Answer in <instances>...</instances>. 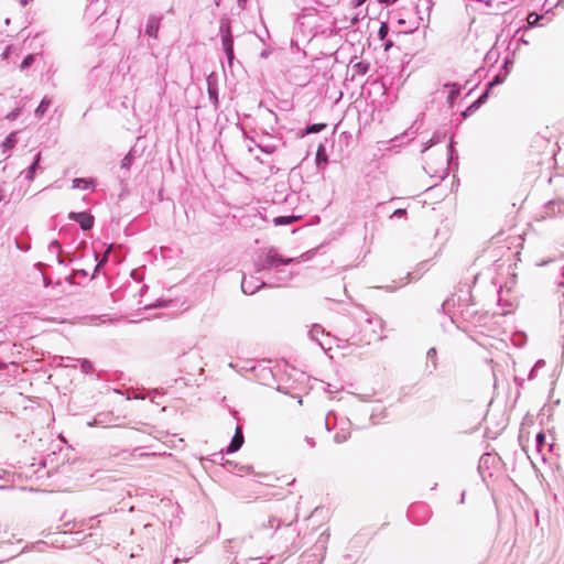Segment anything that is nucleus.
Instances as JSON below:
<instances>
[{
  "mask_svg": "<svg viewBox=\"0 0 564 564\" xmlns=\"http://www.w3.org/2000/svg\"><path fill=\"white\" fill-rule=\"evenodd\" d=\"M68 218L76 221L83 230L91 229L95 221L94 216L87 212H70Z\"/></svg>",
  "mask_w": 564,
  "mask_h": 564,
  "instance_id": "7",
  "label": "nucleus"
},
{
  "mask_svg": "<svg viewBox=\"0 0 564 564\" xmlns=\"http://www.w3.org/2000/svg\"><path fill=\"white\" fill-rule=\"evenodd\" d=\"M350 437V432L348 429H341L337 431L334 435V441L337 444L345 443Z\"/></svg>",
  "mask_w": 564,
  "mask_h": 564,
  "instance_id": "25",
  "label": "nucleus"
},
{
  "mask_svg": "<svg viewBox=\"0 0 564 564\" xmlns=\"http://www.w3.org/2000/svg\"><path fill=\"white\" fill-rule=\"evenodd\" d=\"M489 94L488 90H485L478 98L475 100L463 113L462 116L466 118L470 112L477 110L482 104L488 99Z\"/></svg>",
  "mask_w": 564,
  "mask_h": 564,
  "instance_id": "13",
  "label": "nucleus"
},
{
  "mask_svg": "<svg viewBox=\"0 0 564 564\" xmlns=\"http://www.w3.org/2000/svg\"><path fill=\"white\" fill-rule=\"evenodd\" d=\"M495 460V457L489 454V453H485L484 455H481L480 459H479V465H478V470L479 473L482 474V470L485 468H489V465Z\"/></svg>",
  "mask_w": 564,
  "mask_h": 564,
  "instance_id": "21",
  "label": "nucleus"
},
{
  "mask_svg": "<svg viewBox=\"0 0 564 564\" xmlns=\"http://www.w3.org/2000/svg\"><path fill=\"white\" fill-rule=\"evenodd\" d=\"M544 365H545V361H544V360H542V359H540V360H538V361L535 362L534 368L538 370L539 368L544 367Z\"/></svg>",
  "mask_w": 564,
  "mask_h": 564,
  "instance_id": "55",
  "label": "nucleus"
},
{
  "mask_svg": "<svg viewBox=\"0 0 564 564\" xmlns=\"http://www.w3.org/2000/svg\"><path fill=\"white\" fill-rule=\"evenodd\" d=\"M426 359H427V361H426L425 370L427 371L429 375H432L438 367L436 348L432 347L427 350Z\"/></svg>",
  "mask_w": 564,
  "mask_h": 564,
  "instance_id": "9",
  "label": "nucleus"
},
{
  "mask_svg": "<svg viewBox=\"0 0 564 564\" xmlns=\"http://www.w3.org/2000/svg\"><path fill=\"white\" fill-rule=\"evenodd\" d=\"M489 94L488 90H485L478 98L475 100L463 113L462 116L466 118L470 112L477 110L482 104L488 99Z\"/></svg>",
  "mask_w": 564,
  "mask_h": 564,
  "instance_id": "15",
  "label": "nucleus"
},
{
  "mask_svg": "<svg viewBox=\"0 0 564 564\" xmlns=\"http://www.w3.org/2000/svg\"><path fill=\"white\" fill-rule=\"evenodd\" d=\"M161 21H162V17L151 14L148 18L144 33L150 37L156 39L158 34H159L160 26H161Z\"/></svg>",
  "mask_w": 564,
  "mask_h": 564,
  "instance_id": "8",
  "label": "nucleus"
},
{
  "mask_svg": "<svg viewBox=\"0 0 564 564\" xmlns=\"http://www.w3.org/2000/svg\"><path fill=\"white\" fill-rule=\"evenodd\" d=\"M507 78V73L505 74H497L488 84H487V87H486V90H488V93L490 91V89L497 85H500L502 84Z\"/></svg>",
  "mask_w": 564,
  "mask_h": 564,
  "instance_id": "26",
  "label": "nucleus"
},
{
  "mask_svg": "<svg viewBox=\"0 0 564 564\" xmlns=\"http://www.w3.org/2000/svg\"><path fill=\"white\" fill-rule=\"evenodd\" d=\"M282 522L280 519L275 517H271L268 519V522L263 524V528H270V529H279L281 527Z\"/></svg>",
  "mask_w": 564,
  "mask_h": 564,
  "instance_id": "33",
  "label": "nucleus"
},
{
  "mask_svg": "<svg viewBox=\"0 0 564 564\" xmlns=\"http://www.w3.org/2000/svg\"><path fill=\"white\" fill-rule=\"evenodd\" d=\"M268 286V280H263L261 276L254 274L243 275L241 281V291L245 294H254L261 288Z\"/></svg>",
  "mask_w": 564,
  "mask_h": 564,
  "instance_id": "4",
  "label": "nucleus"
},
{
  "mask_svg": "<svg viewBox=\"0 0 564 564\" xmlns=\"http://www.w3.org/2000/svg\"><path fill=\"white\" fill-rule=\"evenodd\" d=\"M489 94L488 90H485L478 98L475 100L463 113L462 116L466 118L470 112L477 110L482 104L488 99Z\"/></svg>",
  "mask_w": 564,
  "mask_h": 564,
  "instance_id": "16",
  "label": "nucleus"
},
{
  "mask_svg": "<svg viewBox=\"0 0 564 564\" xmlns=\"http://www.w3.org/2000/svg\"><path fill=\"white\" fill-rule=\"evenodd\" d=\"M326 546L314 545L313 549L305 551L300 558V564H322L325 555Z\"/></svg>",
  "mask_w": 564,
  "mask_h": 564,
  "instance_id": "5",
  "label": "nucleus"
},
{
  "mask_svg": "<svg viewBox=\"0 0 564 564\" xmlns=\"http://www.w3.org/2000/svg\"><path fill=\"white\" fill-rule=\"evenodd\" d=\"M316 162H317V165H319L321 162H324V163L327 162V155L325 152V148L322 144L318 147L317 152H316Z\"/></svg>",
  "mask_w": 564,
  "mask_h": 564,
  "instance_id": "34",
  "label": "nucleus"
},
{
  "mask_svg": "<svg viewBox=\"0 0 564 564\" xmlns=\"http://www.w3.org/2000/svg\"><path fill=\"white\" fill-rule=\"evenodd\" d=\"M454 140L451 138L449 144L447 147V153H448V165L453 163L454 160H457V154L454 148Z\"/></svg>",
  "mask_w": 564,
  "mask_h": 564,
  "instance_id": "32",
  "label": "nucleus"
},
{
  "mask_svg": "<svg viewBox=\"0 0 564 564\" xmlns=\"http://www.w3.org/2000/svg\"><path fill=\"white\" fill-rule=\"evenodd\" d=\"M451 302H454V300H446L444 303H443V307L445 308L446 306H448L451 304Z\"/></svg>",
  "mask_w": 564,
  "mask_h": 564,
  "instance_id": "62",
  "label": "nucleus"
},
{
  "mask_svg": "<svg viewBox=\"0 0 564 564\" xmlns=\"http://www.w3.org/2000/svg\"><path fill=\"white\" fill-rule=\"evenodd\" d=\"M256 147L259 148L263 153H267V154H272L276 151L275 144L256 143Z\"/></svg>",
  "mask_w": 564,
  "mask_h": 564,
  "instance_id": "35",
  "label": "nucleus"
},
{
  "mask_svg": "<svg viewBox=\"0 0 564 564\" xmlns=\"http://www.w3.org/2000/svg\"><path fill=\"white\" fill-rule=\"evenodd\" d=\"M52 104V100L48 98V97H44L40 105L36 107L34 113L36 117L41 118L42 116H44V113L47 111V109L50 108Z\"/></svg>",
  "mask_w": 564,
  "mask_h": 564,
  "instance_id": "20",
  "label": "nucleus"
},
{
  "mask_svg": "<svg viewBox=\"0 0 564 564\" xmlns=\"http://www.w3.org/2000/svg\"><path fill=\"white\" fill-rule=\"evenodd\" d=\"M550 202L545 205V214L550 217L562 215L563 213L557 212V206H554V208H549Z\"/></svg>",
  "mask_w": 564,
  "mask_h": 564,
  "instance_id": "40",
  "label": "nucleus"
},
{
  "mask_svg": "<svg viewBox=\"0 0 564 564\" xmlns=\"http://www.w3.org/2000/svg\"><path fill=\"white\" fill-rule=\"evenodd\" d=\"M34 61L35 56L33 54L26 55L20 65L21 70L28 69L34 63Z\"/></svg>",
  "mask_w": 564,
  "mask_h": 564,
  "instance_id": "36",
  "label": "nucleus"
},
{
  "mask_svg": "<svg viewBox=\"0 0 564 564\" xmlns=\"http://www.w3.org/2000/svg\"><path fill=\"white\" fill-rule=\"evenodd\" d=\"M535 441H536V444L538 446H540L541 444H543L545 442V436L543 433H538L536 434V437H535Z\"/></svg>",
  "mask_w": 564,
  "mask_h": 564,
  "instance_id": "50",
  "label": "nucleus"
},
{
  "mask_svg": "<svg viewBox=\"0 0 564 564\" xmlns=\"http://www.w3.org/2000/svg\"><path fill=\"white\" fill-rule=\"evenodd\" d=\"M367 322H368L369 324H375L376 326H378V327L382 328V319H381L380 317H377V316H375V317H369V318L367 319Z\"/></svg>",
  "mask_w": 564,
  "mask_h": 564,
  "instance_id": "45",
  "label": "nucleus"
},
{
  "mask_svg": "<svg viewBox=\"0 0 564 564\" xmlns=\"http://www.w3.org/2000/svg\"><path fill=\"white\" fill-rule=\"evenodd\" d=\"M291 262H293L292 258H282L275 250H270L263 258L256 262V273L274 271V274L268 279V286L281 288L286 285L295 274L283 268Z\"/></svg>",
  "mask_w": 564,
  "mask_h": 564,
  "instance_id": "1",
  "label": "nucleus"
},
{
  "mask_svg": "<svg viewBox=\"0 0 564 564\" xmlns=\"http://www.w3.org/2000/svg\"><path fill=\"white\" fill-rule=\"evenodd\" d=\"M389 33V28L387 25V23H382L379 28V31H378V35L381 40H384L386 36L388 35Z\"/></svg>",
  "mask_w": 564,
  "mask_h": 564,
  "instance_id": "38",
  "label": "nucleus"
},
{
  "mask_svg": "<svg viewBox=\"0 0 564 564\" xmlns=\"http://www.w3.org/2000/svg\"><path fill=\"white\" fill-rule=\"evenodd\" d=\"M110 248L111 247H109L107 249V251L105 252V254L100 259H99V254L97 252L94 253L95 259L98 261L96 267H95L94 273L98 272V270L108 261V254L110 252Z\"/></svg>",
  "mask_w": 564,
  "mask_h": 564,
  "instance_id": "28",
  "label": "nucleus"
},
{
  "mask_svg": "<svg viewBox=\"0 0 564 564\" xmlns=\"http://www.w3.org/2000/svg\"><path fill=\"white\" fill-rule=\"evenodd\" d=\"M391 45H392V43H391L390 41H388V42H386V44H384V48H386V50H389Z\"/></svg>",
  "mask_w": 564,
  "mask_h": 564,
  "instance_id": "63",
  "label": "nucleus"
},
{
  "mask_svg": "<svg viewBox=\"0 0 564 564\" xmlns=\"http://www.w3.org/2000/svg\"><path fill=\"white\" fill-rule=\"evenodd\" d=\"M475 313L470 307H466V310L460 311V315L465 321H469V317Z\"/></svg>",
  "mask_w": 564,
  "mask_h": 564,
  "instance_id": "42",
  "label": "nucleus"
},
{
  "mask_svg": "<svg viewBox=\"0 0 564 564\" xmlns=\"http://www.w3.org/2000/svg\"><path fill=\"white\" fill-rule=\"evenodd\" d=\"M245 4H246V0H238V6H239L240 8H242V9H243V8H245Z\"/></svg>",
  "mask_w": 564,
  "mask_h": 564,
  "instance_id": "61",
  "label": "nucleus"
},
{
  "mask_svg": "<svg viewBox=\"0 0 564 564\" xmlns=\"http://www.w3.org/2000/svg\"><path fill=\"white\" fill-rule=\"evenodd\" d=\"M182 562H183V561H182V560H180L178 557H176V558H174V560H173V564H180V563H182Z\"/></svg>",
  "mask_w": 564,
  "mask_h": 564,
  "instance_id": "64",
  "label": "nucleus"
},
{
  "mask_svg": "<svg viewBox=\"0 0 564 564\" xmlns=\"http://www.w3.org/2000/svg\"><path fill=\"white\" fill-rule=\"evenodd\" d=\"M219 35L221 37V45L226 54L227 62L229 66H231L235 58L234 36L231 33V23L227 17H223L219 21Z\"/></svg>",
  "mask_w": 564,
  "mask_h": 564,
  "instance_id": "2",
  "label": "nucleus"
},
{
  "mask_svg": "<svg viewBox=\"0 0 564 564\" xmlns=\"http://www.w3.org/2000/svg\"><path fill=\"white\" fill-rule=\"evenodd\" d=\"M61 248L62 246L57 240H53L48 246L50 251H58Z\"/></svg>",
  "mask_w": 564,
  "mask_h": 564,
  "instance_id": "46",
  "label": "nucleus"
},
{
  "mask_svg": "<svg viewBox=\"0 0 564 564\" xmlns=\"http://www.w3.org/2000/svg\"><path fill=\"white\" fill-rule=\"evenodd\" d=\"M305 442L311 448H314L316 445L315 440L311 436H305Z\"/></svg>",
  "mask_w": 564,
  "mask_h": 564,
  "instance_id": "52",
  "label": "nucleus"
},
{
  "mask_svg": "<svg viewBox=\"0 0 564 564\" xmlns=\"http://www.w3.org/2000/svg\"><path fill=\"white\" fill-rule=\"evenodd\" d=\"M536 371V369L533 367L530 371V375H529V379H533L534 378V372Z\"/></svg>",
  "mask_w": 564,
  "mask_h": 564,
  "instance_id": "59",
  "label": "nucleus"
},
{
  "mask_svg": "<svg viewBox=\"0 0 564 564\" xmlns=\"http://www.w3.org/2000/svg\"><path fill=\"white\" fill-rule=\"evenodd\" d=\"M330 415H333L332 412H329L326 416H325V429L329 432L332 430L330 427V424H329V417Z\"/></svg>",
  "mask_w": 564,
  "mask_h": 564,
  "instance_id": "54",
  "label": "nucleus"
},
{
  "mask_svg": "<svg viewBox=\"0 0 564 564\" xmlns=\"http://www.w3.org/2000/svg\"><path fill=\"white\" fill-rule=\"evenodd\" d=\"M415 509H426V507H425V506H423V505H420V506L413 507V508L411 509V511H410V512H411V516L413 514V512H414V510H415Z\"/></svg>",
  "mask_w": 564,
  "mask_h": 564,
  "instance_id": "58",
  "label": "nucleus"
},
{
  "mask_svg": "<svg viewBox=\"0 0 564 564\" xmlns=\"http://www.w3.org/2000/svg\"><path fill=\"white\" fill-rule=\"evenodd\" d=\"M14 245L21 251H29L31 248L30 243H21L18 239L14 240Z\"/></svg>",
  "mask_w": 564,
  "mask_h": 564,
  "instance_id": "41",
  "label": "nucleus"
},
{
  "mask_svg": "<svg viewBox=\"0 0 564 564\" xmlns=\"http://www.w3.org/2000/svg\"><path fill=\"white\" fill-rule=\"evenodd\" d=\"M326 128V124L325 123H313V124H308L306 128H305V131L303 133V135L305 134H312V133H318L321 132L322 130H324Z\"/></svg>",
  "mask_w": 564,
  "mask_h": 564,
  "instance_id": "27",
  "label": "nucleus"
},
{
  "mask_svg": "<svg viewBox=\"0 0 564 564\" xmlns=\"http://www.w3.org/2000/svg\"><path fill=\"white\" fill-rule=\"evenodd\" d=\"M46 546H47L46 542H44V541H39V542H36V543L33 545V549H34L35 551H39V552H44V551H45V549H46Z\"/></svg>",
  "mask_w": 564,
  "mask_h": 564,
  "instance_id": "44",
  "label": "nucleus"
},
{
  "mask_svg": "<svg viewBox=\"0 0 564 564\" xmlns=\"http://www.w3.org/2000/svg\"><path fill=\"white\" fill-rule=\"evenodd\" d=\"M11 50H12V46L11 45H8L4 51L2 52L1 56L3 59H7L9 58L10 54H11Z\"/></svg>",
  "mask_w": 564,
  "mask_h": 564,
  "instance_id": "49",
  "label": "nucleus"
},
{
  "mask_svg": "<svg viewBox=\"0 0 564 564\" xmlns=\"http://www.w3.org/2000/svg\"><path fill=\"white\" fill-rule=\"evenodd\" d=\"M78 361L84 373L89 375L94 372V366L88 359H78Z\"/></svg>",
  "mask_w": 564,
  "mask_h": 564,
  "instance_id": "30",
  "label": "nucleus"
},
{
  "mask_svg": "<svg viewBox=\"0 0 564 564\" xmlns=\"http://www.w3.org/2000/svg\"><path fill=\"white\" fill-rule=\"evenodd\" d=\"M21 113V108H15L13 109L12 111H10L7 116H6V119L9 120V121H13L15 120Z\"/></svg>",
  "mask_w": 564,
  "mask_h": 564,
  "instance_id": "39",
  "label": "nucleus"
},
{
  "mask_svg": "<svg viewBox=\"0 0 564 564\" xmlns=\"http://www.w3.org/2000/svg\"><path fill=\"white\" fill-rule=\"evenodd\" d=\"M554 206H557V212L558 213H564V199L551 200L549 208H554Z\"/></svg>",
  "mask_w": 564,
  "mask_h": 564,
  "instance_id": "37",
  "label": "nucleus"
},
{
  "mask_svg": "<svg viewBox=\"0 0 564 564\" xmlns=\"http://www.w3.org/2000/svg\"><path fill=\"white\" fill-rule=\"evenodd\" d=\"M308 335L324 351L330 350L332 344L336 340V338L319 324H314Z\"/></svg>",
  "mask_w": 564,
  "mask_h": 564,
  "instance_id": "3",
  "label": "nucleus"
},
{
  "mask_svg": "<svg viewBox=\"0 0 564 564\" xmlns=\"http://www.w3.org/2000/svg\"><path fill=\"white\" fill-rule=\"evenodd\" d=\"M398 23L400 25H402V29L400 30V32H403V33H412L419 28V22H416V21H412L409 24H406V21L404 19H399Z\"/></svg>",
  "mask_w": 564,
  "mask_h": 564,
  "instance_id": "22",
  "label": "nucleus"
},
{
  "mask_svg": "<svg viewBox=\"0 0 564 564\" xmlns=\"http://www.w3.org/2000/svg\"><path fill=\"white\" fill-rule=\"evenodd\" d=\"M509 64H510V61L508 58H506L503 62L502 68L506 69L507 74L509 73V69H508Z\"/></svg>",
  "mask_w": 564,
  "mask_h": 564,
  "instance_id": "57",
  "label": "nucleus"
},
{
  "mask_svg": "<svg viewBox=\"0 0 564 564\" xmlns=\"http://www.w3.org/2000/svg\"><path fill=\"white\" fill-rule=\"evenodd\" d=\"M370 64L366 61H359L351 65V78L355 79L357 76H364L368 73Z\"/></svg>",
  "mask_w": 564,
  "mask_h": 564,
  "instance_id": "10",
  "label": "nucleus"
},
{
  "mask_svg": "<svg viewBox=\"0 0 564 564\" xmlns=\"http://www.w3.org/2000/svg\"><path fill=\"white\" fill-rule=\"evenodd\" d=\"M243 442H245V437H243V433H242V426L238 425L236 427L235 434H234L229 445L226 447L225 451H221L218 455H220L221 459H223L225 453L226 454L236 453L237 451H239L241 448V446L243 445Z\"/></svg>",
  "mask_w": 564,
  "mask_h": 564,
  "instance_id": "6",
  "label": "nucleus"
},
{
  "mask_svg": "<svg viewBox=\"0 0 564 564\" xmlns=\"http://www.w3.org/2000/svg\"><path fill=\"white\" fill-rule=\"evenodd\" d=\"M405 214H406L405 209L399 208V209L394 210V213L392 214V217H401V216H403Z\"/></svg>",
  "mask_w": 564,
  "mask_h": 564,
  "instance_id": "53",
  "label": "nucleus"
},
{
  "mask_svg": "<svg viewBox=\"0 0 564 564\" xmlns=\"http://www.w3.org/2000/svg\"><path fill=\"white\" fill-rule=\"evenodd\" d=\"M440 142V138H437L436 135H433L424 145V149L423 151H426L429 148H431L432 145L436 144Z\"/></svg>",
  "mask_w": 564,
  "mask_h": 564,
  "instance_id": "43",
  "label": "nucleus"
},
{
  "mask_svg": "<svg viewBox=\"0 0 564 564\" xmlns=\"http://www.w3.org/2000/svg\"><path fill=\"white\" fill-rule=\"evenodd\" d=\"M417 7H425V10L430 11L432 8L431 0H420Z\"/></svg>",
  "mask_w": 564,
  "mask_h": 564,
  "instance_id": "47",
  "label": "nucleus"
},
{
  "mask_svg": "<svg viewBox=\"0 0 564 564\" xmlns=\"http://www.w3.org/2000/svg\"><path fill=\"white\" fill-rule=\"evenodd\" d=\"M380 3H383V4H387V6H390V4H393L395 3L398 0H378Z\"/></svg>",
  "mask_w": 564,
  "mask_h": 564,
  "instance_id": "56",
  "label": "nucleus"
},
{
  "mask_svg": "<svg viewBox=\"0 0 564 564\" xmlns=\"http://www.w3.org/2000/svg\"><path fill=\"white\" fill-rule=\"evenodd\" d=\"M208 97H209V100L212 101V104L214 105L215 108L218 107V90L216 87L209 85L208 86Z\"/></svg>",
  "mask_w": 564,
  "mask_h": 564,
  "instance_id": "29",
  "label": "nucleus"
},
{
  "mask_svg": "<svg viewBox=\"0 0 564 564\" xmlns=\"http://www.w3.org/2000/svg\"><path fill=\"white\" fill-rule=\"evenodd\" d=\"M386 417V408L381 403H377L370 414L372 424H379Z\"/></svg>",
  "mask_w": 564,
  "mask_h": 564,
  "instance_id": "11",
  "label": "nucleus"
},
{
  "mask_svg": "<svg viewBox=\"0 0 564 564\" xmlns=\"http://www.w3.org/2000/svg\"><path fill=\"white\" fill-rule=\"evenodd\" d=\"M111 422V417L109 414L99 413L91 422H88L89 426H107Z\"/></svg>",
  "mask_w": 564,
  "mask_h": 564,
  "instance_id": "19",
  "label": "nucleus"
},
{
  "mask_svg": "<svg viewBox=\"0 0 564 564\" xmlns=\"http://www.w3.org/2000/svg\"><path fill=\"white\" fill-rule=\"evenodd\" d=\"M73 188H79V189H95V183L91 178H83V177H76L73 180L72 184Z\"/></svg>",
  "mask_w": 564,
  "mask_h": 564,
  "instance_id": "17",
  "label": "nucleus"
},
{
  "mask_svg": "<svg viewBox=\"0 0 564 564\" xmlns=\"http://www.w3.org/2000/svg\"><path fill=\"white\" fill-rule=\"evenodd\" d=\"M18 142L17 132H11L2 142L3 151L13 149Z\"/></svg>",
  "mask_w": 564,
  "mask_h": 564,
  "instance_id": "24",
  "label": "nucleus"
},
{
  "mask_svg": "<svg viewBox=\"0 0 564 564\" xmlns=\"http://www.w3.org/2000/svg\"><path fill=\"white\" fill-rule=\"evenodd\" d=\"M444 87L448 89L447 101L452 106L460 94V85L456 83H447Z\"/></svg>",
  "mask_w": 564,
  "mask_h": 564,
  "instance_id": "12",
  "label": "nucleus"
},
{
  "mask_svg": "<svg viewBox=\"0 0 564 564\" xmlns=\"http://www.w3.org/2000/svg\"><path fill=\"white\" fill-rule=\"evenodd\" d=\"M297 219H300V217L297 216H279V217H275L273 219V223L275 226H285V225H290L294 221H296Z\"/></svg>",
  "mask_w": 564,
  "mask_h": 564,
  "instance_id": "23",
  "label": "nucleus"
},
{
  "mask_svg": "<svg viewBox=\"0 0 564 564\" xmlns=\"http://www.w3.org/2000/svg\"><path fill=\"white\" fill-rule=\"evenodd\" d=\"M133 159H134V156H133L132 151H129V152L124 155V158L121 160V165H120V166H121V169H122V170H129V169H130V166H131V164H132V162H133Z\"/></svg>",
  "mask_w": 564,
  "mask_h": 564,
  "instance_id": "31",
  "label": "nucleus"
},
{
  "mask_svg": "<svg viewBox=\"0 0 564 564\" xmlns=\"http://www.w3.org/2000/svg\"><path fill=\"white\" fill-rule=\"evenodd\" d=\"M489 94L488 90H485L478 98L475 100L463 113L462 116L466 118L470 112L477 110L482 104L488 99Z\"/></svg>",
  "mask_w": 564,
  "mask_h": 564,
  "instance_id": "14",
  "label": "nucleus"
},
{
  "mask_svg": "<svg viewBox=\"0 0 564 564\" xmlns=\"http://www.w3.org/2000/svg\"><path fill=\"white\" fill-rule=\"evenodd\" d=\"M41 161V152H37L34 156L32 164L25 171V180L32 182L35 177L36 169L39 167V163Z\"/></svg>",
  "mask_w": 564,
  "mask_h": 564,
  "instance_id": "18",
  "label": "nucleus"
},
{
  "mask_svg": "<svg viewBox=\"0 0 564 564\" xmlns=\"http://www.w3.org/2000/svg\"><path fill=\"white\" fill-rule=\"evenodd\" d=\"M4 198V191L2 187H0V203L3 200Z\"/></svg>",
  "mask_w": 564,
  "mask_h": 564,
  "instance_id": "60",
  "label": "nucleus"
},
{
  "mask_svg": "<svg viewBox=\"0 0 564 564\" xmlns=\"http://www.w3.org/2000/svg\"><path fill=\"white\" fill-rule=\"evenodd\" d=\"M243 564H265V563L260 561L259 558L250 557Z\"/></svg>",
  "mask_w": 564,
  "mask_h": 564,
  "instance_id": "51",
  "label": "nucleus"
},
{
  "mask_svg": "<svg viewBox=\"0 0 564 564\" xmlns=\"http://www.w3.org/2000/svg\"><path fill=\"white\" fill-rule=\"evenodd\" d=\"M540 17L536 14H530L528 18L529 25H534L539 21Z\"/></svg>",
  "mask_w": 564,
  "mask_h": 564,
  "instance_id": "48",
  "label": "nucleus"
}]
</instances>
